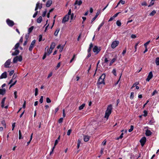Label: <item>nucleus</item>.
I'll return each mask as SVG.
<instances>
[{
    "label": "nucleus",
    "mask_w": 159,
    "mask_h": 159,
    "mask_svg": "<svg viewBox=\"0 0 159 159\" xmlns=\"http://www.w3.org/2000/svg\"><path fill=\"white\" fill-rule=\"evenodd\" d=\"M42 35H39V41H41L42 40Z\"/></svg>",
    "instance_id": "61"
},
{
    "label": "nucleus",
    "mask_w": 159,
    "mask_h": 159,
    "mask_svg": "<svg viewBox=\"0 0 159 159\" xmlns=\"http://www.w3.org/2000/svg\"><path fill=\"white\" fill-rule=\"evenodd\" d=\"M33 29H34L33 26H32L31 27H30V28L28 29V33H30L32 31Z\"/></svg>",
    "instance_id": "30"
},
{
    "label": "nucleus",
    "mask_w": 159,
    "mask_h": 159,
    "mask_svg": "<svg viewBox=\"0 0 159 159\" xmlns=\"http://www.w3.org/2000/svg\"><path fill=\"white\" fill-rule=\"evenodd\" d=\"M155 63L157 66H159V57L156 58Z\"/></svg>",
    "instance_id": "23"
},
{
    "label": "nucleus",
    "mask_w": 159,
    "mask_h": 159,
    "mask_svg": "<svg viewBox=\"0 0 159 159\" xmlns=\"http://www.w3.org/2000/svg\"><path fill=\"white\" fill-rule=\"evenodd\" d=\"M46 102L47 103H50L51 102V100L48 98H46Z\"/></svg>",
    "instance_id": "54"
},
{
    "label": "nucleus",
    "mask_w": 159,
    "mask_h": 159,
    "mask_svg": "<svg viewBox=\"0 0 159 159\" xmlns=\"http://www.w3.org/2000/svg\"><path fill=\"white\" fill-rule=\"evenodd\" d=\"M82 2L81 0H80L79 1L76 0L75 1V2L74 5H78L79 6H80L82 4Z\"/></svg>",
    "instance_id": "15"
},
{
    "label": "nucleus",
    "mask_w": 159,
    "mask_h": 159,
    "mask_svg": "<svg viewBox=\"0 0 159 159\" xmlns=\"http://www.w3.org/2000/svg\"><path fill=\"white\" fill-rule=\"evenodd\" d=\"M52 1L51 0L48 1L46 4V6L47 7H49L52 4Z\"/></svg>",
    "instance_id": "16"
},
{
    "label": "nucleus",
    "mask_w": 159,
    "mask_h": 159,
    "mask_svg": "<svg viewBox=\"0 0 159 159\" xmlns=\"http://www.w3.org/2000/svg\"><path fill=\"white\" fill-rule=\"evenodd\" d=\"M43 96H41V97L40 98L39 100V102L41 103H42L43 102Z\"/></svg>",
    "instance_id": "49"
},
{
    "label": "nucleus",
    "mask_w": 159,
    "mask_h": 159,
    "mask_svg": "<svg viewBox=\"0 0 159 159\" xmlns=\"http://www.w3.org/2000/svg\"><path fill=\"white\" fill-rule=\"evenodd\" d=\"M47 13V11L45 10L44 11H43V13L42 16L43 17H44L45 16Z\"/></svg>",
    "instance_id": "45"
},
{
    "label": "nucleus",
    "mask_w": 159,
    "mask_h": 159,
    "mask_svg": "<svg viewBox=\"0 0 159 159\" xmlns=\"http://www.w3.org/2000/svg\"><path fill=\"white\" fill-rule=\"evenodd\" d=\"M99 14V12H98L96 13V14L95 16L92 19V21H91V22H92L94 20H95V19L96 18L98 17Z\"/></svg>",
    "instance_id": "25"
},
{
    "label": "nucleus",
    "mask_w": 159,
    "mask_h": 159,
    "mask_svg": "<svg viewBox=\"0 0 159 159\" xmlns=\"http://www.w3.org/2000/svg\"><path fill=\"white\" fill-rule=\"evenodd\" d=\"M17 92L16 91H15L14 93V97H15V98L16 99L17 98Z\"/></svg>",
    "instance_id": "44"
},
{
    "label": "nucleus",
    "mask_w": 159,
    "mask_h": 159,
    "mask_svg": "<svg viewBox=\"0 0 159 159\" xmlns=\"http://www.w3.org/2000/svg\"><path fill=\"white\" fill-rule=\"evenodd\" d=\"M112 73L115 75H116V71L115 69H114L112 71Z\"/></svg>",
    "instance_id": "48"
},
{
    "label": "nucleus",
    "mask_w": 159,
    "mask_h": 159,
    "mask_svg": "<svg viewBox=\"0 0 159 159\" xmlns=\"http://www.w3.org/2000/svg\"><path fill=\"white\" fill-rule=\"evenodd\" d=\"M146 139L145 137H143L140 140V142L141 143V146L143 147L144 145L146 142Z\"/></svg>",
    "instance_id": "6"
},
{
    "label": "nucleus",
    "mask_w": 159,
    "mask_h": 159,
    "mask_svg": "<svg viewBox=\"0 0 159 159\" xmlns=\"http://www.w3.org/2000/svg\"><path fill=\"white\" fill-rule=\"evenodd\" d=\"M19 52V51L18 50L16 49L14 52H13L12 54V56H15L18 55Z\"/></svg>",
    "instance_id": "19"
},
{
    "label": "nucleus",
    "mask_w": 159,
    "mask_h": 159,
    "mask_svg": "<svg viewBox=\"0 0 159 159\" xmlns=\"http://www.w3.org/2000/svg\"><path fill=\"white\" fill-rule=\"evenodd\" d=\"M102 60L103 61H104V62L105 63H107L108 61V60L107 59V58L106 57H102Z\"/></svg>",
    "instance_id": "26"
},
{
    "label": "nucleus",
    "mask_w": 159,
    "mask_h": 159,
    "mask_svg": "<svg viewBox=\"0 0 159 159\" xmlns=\"http://www.w3.org/2000/svg\"><path fill=\"white\" fill-rule=\"evenodd\" d=\"M158 92L157 91L155 90L152 94V96H154L155 94L157 93Z\"/></svg>",
    "instance_id": "46"
},
{
    "label": "nucleus",
    "mask_w": 159,
    "mask_h": 159,
    "mask_svg": "<svg viewBox=\"0 0 159 159\" xmlns=\"http://www.w3.org/2000/svg\"><path fill=\"white\" fill-rule=\"evenodd\" d=\"M55 43L54 42L52 43L49 51L47 53L48 55H49L52 52V50L55 48Z\"/></svg>",
    "instance_id": "3"
},
{
    "label": "nucleus",
    "mask_w": 159,
    "mask_h": 159,
    "mask_svg": "<svg viewBox=\"0 0 159 159\" xmlns=\"http://www.w3.org/2000/svg\"><path fill=\"white\" fill-rule=\"evenodd\" d=\"M18 58V56H16V57H14L13 60V62L14 63H16L18 61L17 58Z\"/></svg>",
    "instance_id": "28"
},
{
    "label": "nucleus",
    "mask_w": 159,
    "mask_h": 159,
    "mask_svg": "<svg viewBox=\"0 0 159 159\" xmlns=\"http://www.w3.org/2000/svg\"><path fill=\"white\" fill-rule=\"evenodd\" d=\"M131 37L132 38L134 39L136 37V36L135 34H132L131 35Z\"/></svg>",
    "instance_id": "62"
},
{
    "label": "nucleus",
    "mask_w": 159,
    "mask_h": 159,
    "mask_svg": "<svg viewBox=\"0 0 159 159\" xmlns=\"http://www.w3.org/2000/svg\"><path fill=\"white\" fill-rule=\"evenodd\" d=\"M5 92V90L4 89H0V94L3 95Z\"/></svg>",
    "instance_id": "22"
},
{
    "label": "nucleus",
    "mask_w": 159,
    "mask_h": 159,
    "mask_svg": "<svg viewBox=\"0 0 159 159\" xmlns=\"http://www.w3.org/2000/svg\"><path fill=\"white\" fill-rule=\"evenodd\" d=\"M126 48H125V49L123 50L122 52V54L123 55H124L126 53Z\"/></svg>",
    "instance_id": "53"
},
{
    "label": "nucleus",
    "mask_w": 159,
    "mask_h": 159,
    "mask_svg": "<svg viewBox=\"0 0 159 159\" xmlns=\"http://www.w3.org/2000/svg\"><path fill=\"white\" fill-rule=\"evenodd\" d=\"M138 84H139V83L136 82V83H135L132 86V87H131V89H133L134 87H136L137 86V85Z\"/></svg>",
    "instance_id": "41"
},
{
    "label": "nucleus",
    "mask_w": 159,
    "mask_h": 159,
    "mask_svg": "<svg viewBox=\"0 0 159 159\" xmlns=\"http://www.w3.org/2000/svg\"><path fill=\"white\" fill-rule=\"evenodd\" d=\"M124 134L123 133H122L119 137L116 138L117 140H119L120 139H121L123 137V135Z\"/></svg>",
    "instance_id": "36"
},
{
    "label": "nucleus",
    "mask_w": 159,
    "mask_h": 159,
    "mask_svg": "<svg viewBox=\"0 0 159 159\" xmlns=\"http://www.w3.org/2000/svg\"><path fill=\"white\" fill-rule=\"evenodd\" d=\"M60 30V28H57L54 33V35L56 36H57V35L59 33V31Z\"/></svg>",
    "instance_id": "24"
},
{
    "label": "nucleus",
    "mask_w": 159,
    "mask_h": 159,
    "mask_svg": "<svg viewBox=\"0 0 159 159\" xmlns=\"http://www.w3.org/2000/svg\"><path fill=\"white\" fill-rule=\"evenodd\" d=\"M134 93L132 92L131 93V95L130 96V98L131 99H133L134 98Z\"/></svg>",
    "instance_id": "39"
},
{
    "label": "nucleus",
    "mask_w": 159,
    "mask_h": 159,
    "mask_svg": "<svg viewBox=\"0 0 159 159\" xmlns=\"http://www.w3.org/2000/svg\"><path fill=\"white\" fill-rule=\"evenodd\" d=\"M153 75L152 71L150 72L147 78L146 79V81H149L150 79L152 77Z\"/></svg>",
    "instance_id": "11"
},
{
    "label": "nucleus",
    "mask_w": 159,
    "mask_h": 159,
    "mask_svg": "<svg viewBox=\"0 0 159 159\" xmlns=\"http://www.w3.org/2000/svg\"><path fill=\"white\" fill-rule=\"evenodd\" d=\"M152 133L151 131L148 129H147L146 131V135L147 136H149L151 135Z\"/></svg>",
    "instance_id": "17"
},
{
    "label": "nucleus",
    "mask_w": 159,
    "mask_h": 159,
    "mask_svg": "<svg viewBox=\"0 0 159 159\" xmlns=\"http://www.w3.org/2000/svg\"><path fill=\"white\" fill-rule=\"evenodd\" d=\"M71 131V130L70 129L68 130L67 132V135H70V133Z\"/></svg>",
    "instance_id": "58"
},
{
    "label": "nucleus",
    "mask_w": 159,
    "mask_h": 159,
    "mask_svg": "<svg viewBox=\"0 0 159 159\" xmlns=\"http://www.w3.org/2000/svg\"><path fill=\"white\" fill-rule=\"evenodd\" d=\"M11 61L10 59L8 60L4 63V66L6 68H9L10 67L9 66L10 65L11 63Z\"/></svg>",
    "instance_id": "8"
},
{
    "label": "nucleus",
    "mask_w": 159,
    "mask_h": 159,
    "mask_svg": "<svg viewBox=\"0 0 159 159\" xmlns=\"http://www.w3.org/2000/svg\"><path fill=\"white\" fill-rule=\"evenodd\" d=\"M14 73V71L13 70H11L9 73V75L10 76L12 75Z\"/></svg>",
    "instance_id": "55"
},
{
    "label": "nucleus",
    "mask_w": 159,
    "mask_h": 159,
    "mask_svg": "<svg viewBox=\"0 0 159 159\" xmlns=\"http://www.w3.org/2000/svg\"><path fill=\"white\" fill-rule=\"evenodd\" d=\"M19 139H21L23 138V137H22V134H21V131L20 130L19 131Z\"/></svg>",
    "instance_id": "34"
},
{
    "label": "nucleus",
    "mask_w": 159,
    "mask_h": 159,
    "mask_svg": "<svg viewBox=\"0 0 159 159\" xmlns=\"http://www.w3.org/2000/svg\"><path fill=\"white\" fill-rule=\"evenodd\" d=\"M93 52H96V54H98L100 51V49H98V47L95 46L93 49Z\"/></svg>",
    "instance_id": "14"
},
{
    "label": "nucleus",
    "mask_w": 159,
    "mask_h": 159,
    "mask_svg": "<svg viewBox=\"0 0 159 159\" xmlns=\"http://www.w3.org/2000/svg\"><path fill=\"white\" fill-rule=\"evenodd\" d=\"M17 59L18 61H21L22 60V56H18V58H17Z\"/></svg>",
    "instance_id": "38"
},
{
    "label": "nucleus",
    "mask_w": 159,
    "mask_h": 159,
    "mask_svg": "<svg viewBox=\"0 0 159 159\" xmlns=\"http://www.w3.org/2000/svg\"><path fill=\"white\" fill-rule=\"evenodd\" d=\"M120 3L122 4L123 5L125 3V1H123V0H120L118 2V4H120Z\"/></svg>",
    "instance_id": "35"
},
{
    "label": "nucleus",
    "mask_w": 159,
    "mask_h": 159,
    "mask_svg": "<svg viewBox=\"0 0 159 159\" xmlns=\"http://www.w3.org/2000/svg\"><path fill=\"white\" fill-rule=\"evenodd\" d=\"M139 44V43L138 42L137 43H136V44L135 45V46L134 47V48L135 49V51H136L137 49V47L138 45V44Z\"/></svg>",
    "instance_id": "57"
},
{
    "label": "nucleus",
    "mask_w": 159,
    "mask_h": 159,
    "mask_svg": "<svg viewBox=\"0 0 159 159\" xmlns=\"http://www.w3.org/2000/svg\"><path fill=\"white\" fill-rule=\"evenodd\" d=\"M150 41H149L148 42H147L146 43H144V46L145 47H146L147 48V45L149 44V43H150Z\"/></svg>",
    "instance_id": "50"
},
{
    "label": "nucleus",
    "mask_w": 159,
    "mask_h": 159,
    "mask_svg": "<svg viewBox=\"0 0 159 159\" xmlns=\"http://www.w3.org/2000/svg\"><path fill=\"white\" fill-rule=\"evenodd\" d=\"M42 4H40L39 2H38L36 4L35 11H36L38 9H41L42 7Z\"/></svg>",
    "instance_id": "7"
},
{
    "label": "nucleus",
    "mask_w": 159,
    "mask_h": 159,
    "mask_svg": "<svg viewBox=\"0 0 159 159\" xmlns=\"http://www.w3.org/2000/svg\"><path fill=\"white\" fill-rule=\"evenodd\" d=\"M63 118H60L59 120H58V122L59 123H61L63 121Z\"/></svg>",
    "instance_id": "52"
},
{
    "label": "nucleus",
    "mask_w": 159,
    "mask_h": 159,
    "mask_svg": "<svg viewBox=\"0 0 159 159\" xmlns=\"http://www.w3.org/2000/svg\"><path fill=\"white\" fill-rule=\"evenodd\" d=\"M116 60V58H114L112 59L110 63V66Z\"/></svg>",
    "instance_id": "33"
},
{
    "label": "nucleus",
    "mask_w": 159,
    "mask_h": 159,
    "mask_svg": "<svg viewBox=\"0 0 159 159\" xmlns=\"http://www.w3.org/2000/svg\"><path fill=\"white\" fill-rule=\"evenodd\" d=\"M134 129V126L133 125H131L130 128L129 130L128 131L129 132H131L133 131Z\"/></svg>",
    "instance_id": "37"
},
{
    "label": "nucleus",
    "mask_w": 159,
    "mask_h": 159,
    "mask_svg": "<svg viewBox=\"0 0 159 159\" xmlns=\"http://www.w3.org/2000/svg\"><path fill=\"white\" fill-rule=\"evenodd\" d=\"M104 21H103L99 26L97 28V31H98L100 28L104 25Z\"/></svg>",
    "instance_id": "20"
},
{
    "label": "nucleus",
    "mask_w": 159,
    "mask_h": 159,
    "mask_svg": "<svg viewBox=\"0 0 159 159\" xmlns=\"http://www.w3.org/2000/svg\"><path fill=\"white\" fill-rule=\"evenodd\" d=\"M80 143H81V141H80V140L78 139V143H77V147L78 148H79V147L80 146Z\"/></svg>",
    "instance_id": "42"
},
{
    "label": "nucleus",
    "mask_w": 159,
    "mask_h": 159,
    "mask_svg": "<svg viewBox=\"0 0 159 159\" xmlns=\"http://www.w3.org/2000/svg\"><path fill=\"white\" fill-rule=\"evenodd\" d=\"M38 94V89L37 88H36L35 89V95L36 96Z\"/></svg>",
    "instance_id": "47"
},
{
    "label": "nucleus",
    "mask_w": 159,
    "mask_h": 159,
    "mask_svg": "<svg viewBox=\"0 0 159 159\" xmlns=\"http://www.w3.org/2000/svg\"><path fill=\"white\" fill-rule=\"evenodd\" d=\"M89 139V137L87 135H84V140L85 142L88 141Z\"/></svg>",
    "instance_id": "18"
},
{
    "label": "nucleus",
    "mask_w": 159,
    "mask_h": 159,
    "mask_svg": "<svg viewBox=\"0 0 159 159\" xmlns=\"http://www.w3.org/2000/svg\"><path fill=\"white\" fill-rule=\"evenodd\" d=\"M42 21V16H39L37 20V22L38 23H40Z\"/></svg>",
    "instance_id": "21"
},
{
    "label": "nucleus",
    "mask_w": 159,
    "mask_h": 159,
    "mask_svg": "<svg viewBox=\"0 0 159 159\" xmlns=\"http://www.w3.org/2000/svg\"><path fill=\"white\" fill-rule=\"evenodd\" d=\"M156 13V11L154 10L149 14L150 16H154Z\"/></svg>",
    "instance_id": "31"
},
{
    "label": "nucleus",
    "mask_w": 159,
    "mask_h": 159,
    "mask_svg": "<svg viewBox=\"0 0 159 159\" xmlns=\"http://www.w3.org/2000/svg\"><path fill=\"white\" fill-rule=\"evenodd\" d=\"M85 106V104L83 103L80 106L79 108V110H80L83 109Z\"/></svg>",
    "instance_id": "27"
},
{
    "label": "nucleus",
    "mask_w": 159,
    "mask_h": 159,
    "mask_svg": "<svg viewBox=\"0 0 159 159\" xmlns=\"http://www.w3.org/2000/svg\"><path fill=\"white\" fill-rule=\"evenodd\" d=\"M106 75L104 74H102L98 80L97 84H105L104 80L105 78Z\"/></svg>",
    "instance_id": "2"
},
{
    "label": "nucleus",
    "mask_w": 159,
    "mask_h": 159,
    "mask_svg": "<svg viewBox=\"0 0 159 159\" xmlns=\"http://www.w3.org/2000/svg\"><path fill=\"white\" fill-rule=\"evenodd\" d=\"M47 55V53L45 52L43 57V60L45 59V58L46 57Z\"/></svg>",
    "instance_id": "59"
},
{
    "label": "nucleus",
    "mask_w": 159,
    "mask_h": 159,
    "mask_svg": "<svg viewBox=\"0 0 159 159\" xmlns=\"http://www.w3.org/2000/svg\"><path fill=\"white\" fill-rule=\"evenodd\" d=\"M16 82L17 81L16 80L13 84H11L10 86L9 89L14 86L16 83Z\"/></svg>",
    "instance_id": "40"
},
{
    "label": "nucleus",
    "mask_w": 159,
    "mask_h": 159,
    "mask_svg": "<svg viewBox=\"0 0 159 159\" xmlns=\"http://www.w3.org/2000/svg\"><path fill=\"white\" fill-rule=\"evenodd\" d=\"M6 22L7 25L11 27L14 24V22L9 19H7Z\"/></svg>",
    "instance_id": "5"
},
{
    "label": "nucleus",
    "mask_w": 159,
    "mask_h": 159,
    "mask_svg": "<svg viewBox=\"0 0 159 159\" xmlns=\"http://www.w3.org/2000/svg\"><path fill=\"white\" fill-rule=\"evenodd\" d=\"M143 113H144V114H143V116H145V117L147 115V111H146L144 110L143 111Z\"/></svg>",
    "instance_id": "56"
},
{
    "label": "nucleus",
    "mask_w": 159,
    "mask_h": 159,
    "mask_svg": "<svg viewBox=\"0 0 159 159\" xmlns=\"http://www.w3.org/2000/svg\"><path fill=\"white\" fill-rule=\"evenodd\" d=\"M58 143V139H56L55 141L54 145V147H55V146Z\"/></svg>",
    "instance_id": "63"
},
{
    "label": "nucleus",
    "mask_w": 159,
    "mask_h": 159,
    "mask_svg": "<svg viewBox=\"0 0 159 159\" xmlns=\"http://www.w3.org/2000/svg\"><path fill=\"white\" fill-rule=\"evenodd\" d=\"M5 99L6 98H4L2 99L1 102V107L2 108L4 107L5 109H7L8 107L7 106H5V107L4 106Z\"/></svg>",
    "instance_id": "10"
},
{
    "label": "nucleus",
    "mask_w": 159,
    "mask_h": 159,
    "mask_svg": "<svg viewBox=\"0 0 159 159\" xmlns=\"http://www.w3.org/2000/svg\"><path fill=\"white\" fill-rule=\"evenodd\" d=\"M30 33H28L27 34H26L25 35V37L26 39L27 40L29 36Z\"/></svg>",
    "instance_id": "64"
},
{
    "label": "nucleus",
    "mask_w": 159,
    "mask_h": 159,
    "mask_svg": "<svg viewBox=\"0 0 159 159\" xmlns=\"http://www.w3.org/2000/svg\"><path fill=\"white\" fill-rule=\"evenodd\" d=\"M112 109V105L111 104L108 106L107 109L105 111V118L108 119L109 116L111 113V111Z\"/></svg>",
    "instance_id": "1"
},
{
    "label": "nucleus",
    "mask_w": 159,
    "mask_h": 159,
    "mask_svg": "<svg viewBox=\"0 0 159 159\" xmlns=\"http://www.w3.org/2000/svg\"><path fill=\"white\" fill-rule=\"evenodd\" d=\"M119 43V41H114L112 42L111 47L112 48L114 49L118 45Z\"/></svg>",
    "instance_id": "4"
},
{
    "label": "nucleus",
    "mask_w": 159,
    "mask_h": 159,
    "mask_svg": "<svg viewBox=\"0 0 159 159\" xmlns=\"http://www.w3.org/2000/svg\"><path fill=\"white\" fill-rule=\"evenodd\" d=\"M7 76V73L6 72H4L2 73L0 76V79L6 78Z\"/></svg>",
    "instance_id": "13"
},
{
    "label": "nucleus",
    "mask_w": 159,
    "mask_h": 159,
    "mask_svg": "<svg viewBox=\"0 0 159 159\" xmlns=\"http://www.w3.org/2000/svg\"><path fill=\"white\" fill-rule=\"evenodd\" d=\"M35 39L33 40L31 44L29 47V50L30 51H31L34 47V45L35 43Z\"/></svg>",
    "instance_id": "9"
},
{
    "label": "nucleus",
    "mask_w": 159,
    "mask_h": 159,
    "mask_svg": "<svg viewBox=\"0 0 159 159\" xmlns=\"http://www.w3.org/2000/svg\"><path fill=\"white\" fill-rule=\"evenodd\" d=\"M38 13V11H36L35 12V13L33 15V18L35 17L37 15Z\"/></svg>",
    "instance_id": "51"
},
{
    "label": "nucleus",
    "mask_w": 159,
    "mask_h": 159,
    "mask_svg": "<svg viewBox=\"0 0 159 159\" xmlns=\"http://www.w3.org/2000/svg\"><path fill=\"white\" fill-rule=\"evenodd\" d=\"M69 16L68 15H66L63 18L62 20V23H65L69 19Z\"/></svg>",
    "instance_id": "12"
},
{
    "label": "nucleus",
    "mask_w": 159,
    "mask_h": 159,
    "mask_svg": "<svg viewBox=\"0 0 159 159\" xmlns=\"http://www.w3.org/2000/svg\"><path fill=\"white\" fill-rule=\"evenodd\" d=\"M19 46V43H17L15 46H14V47L13 48L14 49H16L17 48H18Z\"/></svg>",
    "instance_id": "29"
},
{
    "label": "nucleus",
    "mask_w": 159,
    "mask_h": 159,
    "mask_svg": "<svg viewBox=\"0 0 159 159\" xmlns=\"http://www.w3.org/2000/svg\"><path fill=\"white\" fill-rule=\"evenodd\" d=\"M116 24L118 26H120L121 24L120 21L119 20H118L116 21Z\"/></svg>",
    "instance_id": "32"
},
{
    "label": "nucleus",
    "mask_w": 159,
    "mask_h": 159,
    "mask_svg": "<svg viewBox=\"0 0 159 159\" xmlns=\"http://www.w3.org/2000/svg\"><path fill=\"white\" fill-rule=\"evenodd\" d=\"M75 55H74L70 61V62L71 63L75 59Z\"/></svg>",
    "instance_id": "60"
},
{
    "label": "nucleus",
    "mask_w": 159,
    "mask_h": 159,
    "mask_svg": "<svg viewBox=\"0 0 159 159\" xmlns=\"http://www.w3.org/2000/svg\"><path fill=\"white\" fill-rule=\"evenodd\" d=\"M154 3V1H153V0H152L151 2H150V4L148 6V7H151L153 5Z\"/></svg>",
    "instance_id": "43"
}]
</instances>
